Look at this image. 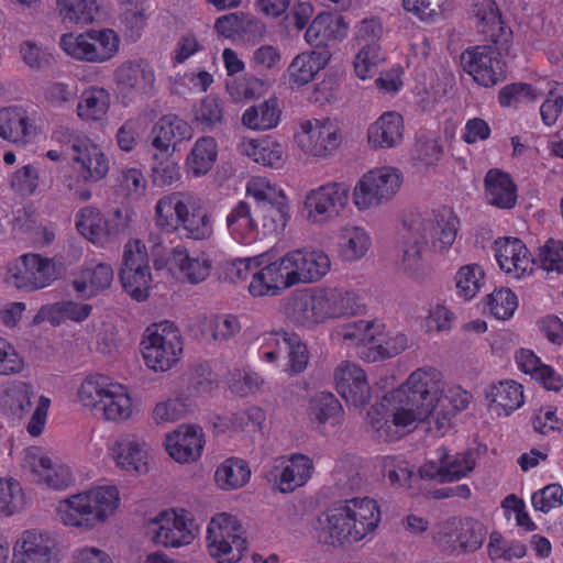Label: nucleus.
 <instances>
[{"instance_id":"54","label":"nucleus","mask_w":563,"mask_h":563,"mask_svg":"<svg viewBox=\"0 0 563 563\" xmlns=\"http://www.w3.org/2000/svg\"><path fill=\"white\" fill-rule=\"evenodd\" d=\"M309 415L319 423H340L343 417V408L339 399L331 393H319L310 400Z\"/></svg>"},{"instance_id":"23","label":"nucleus","mask_w":563,"mask_h":563,"mask_svg":"<svg viewBox=\"0 0 563 563\" xmlns=\"http://www.w3.org/2000/svg\"><path fill=\"white\" fill-rule=\"evenodd\" d=\"M23 466L30 471L33 482L52 489H65L73 482L69 467L53 463L44 450L38 446L25 449Z\"/></svg>"},{"instance_id":"64","label":"nucleus","mask_w":563,"mask_h":563,"mask_svg":"<svg viewBox=\"0 0 563 563\" xmlns=\"http://www.w3.org/2000/svg\"><path fill=\"white\" fill-rule=\"evenodd\" d=\"M539 262L543 271L561 274L563 272V243L549 239L539 250Z\"/></svg>"},{"instance_id":"5","label":"nucleus","mask_w":563,"mask_h":563,"mask_svg":"<svg viewBox=\"0 0 563 563\" xmlns=\"http://www.w3.org/2000/svg\"><path fill=\"white\" fill-rule=\"evenodd\" d=\"M155 225L165 233H180L195 241L209 240L213 221L192 196L179 191L159 198L154 212Z\"/></svg>"},{"instance_id":"10","label":"nucleus","mask_w":563,"mask_h":563,"mask_svg":"<svg viewBox=\"0 0 563 563\" xmlns=\"http://www.w3.org/2000/svg\"><path fill=\"white\" fill-rule=\"evenodd\" d=\"M297 305L306 312V319L313 323L355 316L364 307L357 292L343 287L317 289L311 295L301 297Z\"/></svg>"},{"instance_id":"13","label":"nucleus","mask_w":563,"mask_h":563,"mask_svg":"<svg viewBox=\"0 0 563 563\" xmlns=\"http://www.w3.org/2000/svg\"><path fill=\"white\" fill-rule=\"evenodd\" d=\"M402 183L401 173L389 166L366 172L356 183L352 200L357 210L365 211L390 200Z\"/></svg>"},{"instance_id":"39","label":"nucleus","mask_w":563,"mask_h":563,"mask_svg":"<svg viewBox=\"0 0 563 563\" xmlns=\"http://www.w3.org/2000/svg\"><path fill=\"white\" fill-rule=\"evenodd\" d=\"M330 59L328 51H308L298 54L288 66L291 87H301L311 82Z\"/></svg>"},{"instance_id":"26","label":"nucleus","mask_w":563,"mask_h":563,"mask_svg":"<svg viewBox=\"0 0 563 563\" xmlns=\"http://www.w3.org/2000/svg\"><path fill=\"white\" fill-rule=\"evenodd\" d=\"M154 267L157 271L166 268L190 284H199L209 276L211 261L205 254L191 256L186 247L178 245L165 258L155 260Z\"/></svg>"},{"instance_id":"27","label":"nucleus","mask_w":563,"mask_h":563,"mask_svg":"<svg viewBox=\"0 0 563 563\" xmlns=\"http://www.w3.org/2000/svg\"><path fill=\"white\" fill-rule=\"evenodd\" d=\"M338 393L345 401L355 407H363L369 400V385L366 373L358 365L342 363L335 371Z\"/></svg>"},{"instance_id":"24","label":"nucleus","mask_w":563,"mask_h":563,"mask_svg":"<svg viewBox=\"0 0 563 563\" xmlns=\"http://www.w3.org/2000/svg\"><path fill=\"white\" fill-rule=\"evenodd\" d=\"M493 249L499 268L507 276L520 279L534 271L537 262L520 239L499 238Z\"/></svg>"},{"instance_id":"42","label":"nucleus","mask_w":563,"mask_h":563,"mask_svg":"<svg viewBox=\"0 0 563 563\" xmlns=\"http://www.w3.org/2000/svg\"><path fill=\"white\" fill-rule=\"evenodd\" d=\"M112 280L111 265L99 263L92 267L85 266L73 282V288L80 298L88 299L109 288Z\"/></svg>"},{"instance_id":"61","label":"nucleus","mask_w":563,"mask_h":563,"mask_svg":"<svg viewBox=\"0 0 563 563\" xmlns=\"http://www.w3.org/2000/svg\"><path fill=\"white\" fill-rule=\"evenodd\" d=\"M41 176L37 167L27 164L14 172L10 177V186L18 195L29 197L37 191Z\"/></svg>"},{"instance_id":"6","label":"nucleus","mask_w":563,"mask_h":563,"mask_svg":"<svg viewBox=\"0 0 563 563\" xmlns=\"http://www.w3.org/2000/svg\"><path fill=\"white\" fill-rule=\"evenodd\" d=\"M77 399L82 407L100 412L106 421L120 423L133 416L129 388L102 374L86 376L77 389Z\"/></svg>"},{"instance_id":"57","label":"nucleus","mask_w":563,"mask_h":563,"mask_svg":"<svg viewBox=\"0 0 563 563\" xmlns=\"http://www.w3.org/2000/svg\"><path fill=\"white\" fill-rule=\"evenodd\" d=\"M246 194L253 197L257 209L266 203H272L282 198H287L285 191L268 178L262 176L252 177L246 184Z\"/></svg>"},{"instance_id":"35","label":"nucleus","mask_w":563,"mask_h":563,"mask_svg":"<svg viewBox=\"0 0 563 563\" xmlns=\"http://www.w3.org/2000/svg\"><path fill=\"white\" fill-rule=\"evenodd\" d=\"M485 197L489 205L503 209H512L518 199V187L510 174L498 169H489L484 178Z\"/></svg>"},{"instance_id":"36","label":"nucleus","mask_w":563,"mask_h":563,"mask_svg":"<svg viewBox=\"0 0 563 563\" xmlns=\"http://www.w3.org/2000/svg\"><path fill=\"white\" fill-rule=\"evenodd\" d=\"M347 29L342 15L321 12L308 26L305 40L310 46L327 47L331 42L343 40L347 34Z\"/></svg>"},{"instance_id":"63","label":"nucleus","mask_w":563,"mask_h":563,"mask_svg":"<svg viewBox=\"0 0 563 563\" xmlns=\"http://www.w3.org/2000/svg\"><path fill=\"white\" fill-rule=\"evenodd\" d=\"M531 504L536 511L543 514H548L552 509L560 507L563 504L562 486L558 483H553L542 487L532 494Z\"/></svg>"},{"instance_id":"19","label":"nucleus","mask_w":563,"mask_h":563,"mask_svg":"<svg viewBox=\"0 0 563 563\" xmlns=\"http://www.w3.org/2000/svg\"><path fill=\"white\" fill-rule=\"evenodd\" d=\"M262 255L260 269L253 273L249 285L253 297L277 296L297 286L288 252L275 261H269L266 254Z\"/></svg>"},{"instance_id":"11","label":"nucleus","mask_w":563,"mask_h":563,"mask_svg":"<svg viewBox=\"0 0 563 563\" xmlns=\"http://www.w3.org/2000/svg\"><path fill=\"white\" fill-rule=\"evenodd\" d=\"M146 366L155 372L170 369L183 353L181 335L174 323L164 321L148 327L141 341Z\"/></svg>"},{"instance_id":"3","label":"nucleus","mask_w":563,"mask_h":563,"mask_svg":"<svg viewBox=\"0 0 563 563\" xmlns=\"http://www.w3.org/2000/svg\"><path fill=\"white\" fill-rule=\"evenodd\" d=\"M460 230V219L453 209L441 206L431 213L412 221L408 230V238L404 249V269L416 274L422 267V251L428 239L435 250L443 253L451 249Z\"/></svg>"},{"instance_id":"17","label":"nucleus","mask_w":563,"mask_h":563,"mask_svg":"<svg viewBox=\"0 0 563 563\" xmlns=\"http://www.w3.org/2000/svg\"><path fill=\"white\" fill-rule=\"evenodd\" d=\"M258 356L271 364L277 363L282 357L287 358V371L298 374L307 368L309 351L297 333L284 330L265 332L262 335Z\"/></svg>"},{"instance_id":"21","label":"nucleus","mask_w":563,"mask_h":563,"mask_svg":"<svg viewBox=\"0 0 563 563\" xmlns=\"http://www.w3.org/2000/svg\"><path fill=\"white\" fill-rule=\"evenodd\" d=\"M296 135L299 147L308 155L325 157L338 148L341 142L340 129L331 119L306 120Z\"/></svg>"},{"instance_id":"52","label":"nucleus","mask_w":563,"mask_h":563,"mask_svg":"<svg viewBox=\"0 0 563 563\" xmlns=\"http://www.w3.org/2000/svg\"><path fill=\"white\" fill-rule=\"evenodd\" d=\"M110 107V95L103 88H90L82 92L77 104V115L85 121H100Z\"/></svg>"},{"instance_id":"55","label":"nucleus","mask_w":563,"mask_h":563,"mask_svg":"<svg viewBox=\"0 0 563 563\" xmlns=\"http://www.w3.org/2000/svg\"><path fill=\"white\" fill-rule=\"evenodd\" d=\"M279 115L277 100L269 99L257 107L246 109L242 115V123L253 130H268L278 124Z\"/></svg>"},{"instance_id":"14","label":"nucleus","mask_w":563,"mask_h":563,"mask_svg":"<svg viewBox=\"0 0 563 563\" xmlns=\"http://www.w3.org/2000/svg\"><path fill=\"white\" fill-rule=\"evenodd\" d=\"M120 38L111 29L89 30L81 34L67 33L60 38V47L69 56L90 63H103L119 51Z\"/></svg>"},{"instance_id":"16","label":"nucleus","mask_w":563,"mask_h":563,"mask_svg":"<svg viewBox=\"0 0 563 563\" xmlns=\"http://www.w3.org/2000/svg\"><path fill=\"white\" fill-rule=\"evenodd\" d=\"M486 536L487 529L479 520L451 517L441 525L437 542L448 554H468L482 548Z\"/></svg>"},{"instance_id":"12","label":"nucleus","mask_w":563,"mask_h":563,"mask_svg":"<svg viewBox=\"0 0 563 563\" xmlns=\"http://www.w3.org/2000/svg\"><path fill=\"white\" fill-rule=\"evenodd\" d=\"M207 548L218 563H236L247 549L239 520L229 514H218L207 528Z\"/></svg>"},{"instance_id":"37","label":"nucleus","mask_w":563,"mask_h":563,"mask_svg":"<svg viewBox=\"0 0 563 563\" xmlns=\"http://www.w3.org/2000/svg\"><path fill=\"white\" fill-rule=\"evenodd\" d=\"M76 229L88 241L102 245L118 233L117 224L107 219L99 209L84 207L76 214Z\"/></svg>"},{"instance_id":"62","label":"nucleus","mask_w":563,"mask_h":563,"mask_svg":"<svg viewBox=\"0 0 563 563\" xmlns=\"http://www.w3.org/2000/svg\"><path fill=\"white\" fill-rule=\"evenodd\" d=\"M383 474L395 488L410 487L413 476V472L406 461L389 455L383 459Z\"/></svg>"},{"instance_id":"33","label":"nucleus","mask_w":563,"mask_h":563,"mask_svg":"<svg viewBox=\"0 0 563 563\" xmlns=\"http://www.w3.org/2000/svg\"><path fill=\"white\" fill-rule=\"evenodd\" d=\"M400 406L388 401L386 395L378 405H373L367 411V419L371 428L375 432L376 439L384 442L398 440L406 429L413 424H399L395 416L399 412Z\"/></svg>"},{"instance_id":"38","label":"nucleus","mask_w":563,"mask_h":563,"mask_svg":"<svg viewBox=\"0 0 563 563\" xmlns=\"http://www.w3.org/2000/svg\"><path fill=\"white\" fill-rule=\"evenodd\" d=\"M404 119L395 112L383 113L367 130V140L373 148H390L398 145L404 136Z\"/></svg>"},{"instance_id":"7","label":"nucleus","mask_w":563,"mask_h":563,"mask_svg":"<svg viewBox=\"0 0 563 563\" xmlns=\"http://www.w3.org/2000/svg\"><path fill=\"white\" fill-rule=\"evenodd\" d=\"M119 503L120 495L115 486H98L62 500L57 512L65 526L90 529L106 521Z\"/></svg>"},{"instance_id":"40","label":"nucleus","mask_w":563,"mask_h":563,"mask_svg":"<svg viewBox=\"0 0 563 563\" xmlns=\"http://www.w3.org/2000/svg\"><path fill=\"white\" fill-rule=\"evenodd\" d=\"M114 80L121 91L144 95L153 89L155 74L140 63L126 62L114 71Z\"/></svg>"},{"instance_id":"2","label":"nucleus","mask_w":563,"mask_h":563,"mask_svg":"<svg viewBox=\"0 0 563 563\" xmlns=\"http://www.w3.org/2000/svg\"><path fill=\"white\" fill-rule=\"evenodd\" d=\"M380 521V509L369 497H354L330 506L317 519L319 543L340 547L363 540L374 532Z\"/></svg>"},{"instance_id":"60","label":"nucleus","mask_w":563,"mask_h":563,"mask_svg":"<svg viewBox=\"0 0 563 563\" xmlns=\"http://www.w3.org/2000/svg\"><path fill=\"white\" fill-rule=\"evenodd\" d=\"M383 59L378 44L363 45L353 62L356 76L362 80L373 77Z\"/></svg>"},{"instance_id":"9","label":"nucleus","mask_w":563,"mask_h":563,"mask_svg":"<svg viewBox=\"0 0 563 563\" xmlns=\"http://www.w3.org/2000/svg\"><path fill=\"white\" fill-rule=\"evenodd\" d=\"M379 321L357 320L340 328L338 334L344 342L355 344L362 360L374 363L400 354L408 346L406 334L386 333Z\"/></svg>"},{"instance_id":"30","label":"nucleus","mask_w":563,"mask_h":563,"mask_svg":"<svg viewBox=\"0 0 563 563\" xmlns=\"http://www.w3.org/2000/svg\"><path fill=\"white\" fill-rule=\"evenodd\" d=\"M227 227L231 238L244 245L266 238L260 224L257 210H252L246 201H239L227 216Z\"/></svg>"},{"instance_id":"32","label":"nucleus","mask_w":563,"mask_h":563,"mask_svg":"<svg viewBox=\"0 0 563 563\" xmlns=\"http://www.w3.org/2000/svg\"><path fill=\"white\" fill-rule=\"evenodd\" d=\"M314 466L312 460L301 453L291 454L283 462L279 474L269 472L266 474L268 481H274L280 493H292L297 488L307 484L311 478Z\"/></svg>"},{"instance_id":"1","label":"nucleus","mask_w":563,"mask_h":563,"mask_svg":"<svg viewBox=\"0 0 563 563\" xmlns=\"http://www.w3.org/2000/svg\"><path fill=\"white\" fill-rule=\"evenodd\" d=\"M476 30L492 45H476L462 53L463 69L481 86L493 87L506 77L501 51H508L512 31L503 20L495 0H474Z\"/></svg>"},{"instance_id":"56","label":"nucleus","mask_w":563,"mask_h":563,"mask_svg":"<svg viewBox=\"0 0 563 563\" xmlns=\"http://www.w3.org/2000/svg\"><path fill=\"white\" fill-rule=\"evenodd\" d=\"M485 285V272L478 264H467L455 274L457 295L464 300L473 299Z\"/></svg>"},{"instance_id":"18","label":"nucleus","mask_w":563,"mask_h":563,"mask_svg":"<svg viewBox=\"0 0 563 563\" xmlns=\"http://www.w3.org/2000/svg\"><path fill=\"white\" fill-rule=\"evenodd\" d=\"M120 280L123 289L136 301L148 298L152 274L146 246L140 240L129 241L124 246Z\"/></svg>"},{"instance_id":"49","label":"nucleus","mask_w":563,"mask_h":563,"mask_svg":"<svg viewBox=\"0 0 563 563\" xmlns=\"http://www.w3.org/2000/svg\"><path fill=\"white\" fill-rule=\"evenodd\" d=\"M51 540L35 531H25L22 536L21 556L14 563H56Z\"/></svg>"},{"instance_id":"47","label":"nucleus","mask_w":563,"mask_h":563,"mask_svg":"<svg viewBox=\"0 0 563 563\" xmlns=\"http://www.w3.org/2000/svg\"><path fill=\"white\" fill-rule=\"evenodd\" d=\"M218 157V144L211 136L199 137L187 156L186 165L195 177L206 175Z\"/></svg>"},{"instance_id":"31","label":"nucleus","mask_w":563,"mask_h":563,"mask_svg":"<svg viewBox=\"0 0 563 563\" xmlns=\"http://www.w3.org/2000/svg\"><path fill=\"white\" fill-rule=\"evenodd\" d=\"M36 134L35 120L22 106L0 109V137L14 144H26Z\"/></svg>"},{"instance_id":"34","label":"nucleus","mask_w":563,"mask_h":563,"mask_svg":"<svg viewBox=\"0 0 563 563\" xmlns=\"http://www.w3.org/2000/svg\"><path fill=\"white\" fill-rule=\"evenodd\" d=\"M488 407L498 417H508L525 404L523 387L514 379L493 383L485 391Z\"/></svg>"},{"instance_id":"51","label":"nucleus","mask_w":563,"mask_h":563,"mask_svg":"<svg viewBox=\"0 0 563 563\" xmlns=\"http://www.w3.org/2000/svg\"><path fill=\"white\" fill-rule=\"evenodd\" d=\"M251 478V470L246 461L239 457L227 459L216 471L214 479L221 489H236L244 486Z\"/></svg>"},{"instance_id":"4","label":"nucleus","mask_w":563,"mask_h":563,"mask_svg":"<svg viewBox=\"0 0 563 563\" xmlns=\"http://www.w3.org/2000/svg\"><path fill=\"white\" fill-rule=\"evenodd\" d=\"M442 374L432 366L413 371L405 383L386 394V399L400 406L395 419L399 424L424 422L435 409Z\"/></svg>"},{"instance_id":"20","label":"nucleus","mask_w":563,"mask_h":563,"mask_svg":"<svg viewBox=\"0 0 563 563\" xmlns=\"http://www.w3.org/2000/svg\"><path fill=\"white\" fill-rule=\"evenodd\" d=\"M350 188L344 183H328L311 189L305 198L307 218L312 223H323L338 217L346 207Z\"/></svg>"},{"instance_id":"25","label":"nucleus","mask_w":563,"mask_h":563,"mask_svg":"<svg viewBox=\"0 0 563 563\" xmlns=\"http://www.w3.org/2000/svg\"><path fill=\"white\" fill-rule=\"evenodd\" d=\"M154 542L166 548H180L195 539L194 519L185 509L162 511L155 519Z\"/></svg>"},{"instance_id":"41","label":"nucleus","mask_w":563,"mask_h":563,"mask_svg":"<svg viewBox=\"0 0 563 563\" xmlns=\"http://www.w3.org/2000/svg\"><path fill=\"white\" fill-rule=\"evenodd\" d=\"M154 148L162 153H168L170 145L174 146L191 136L190 125L177 115L168 114L162 117L152 129Z\"/></svg>"},{"instance_id":"29","label":"nucleus","mask_w":563,"mask_h":563,"mask_svg":"<svg viewBox=\"0 0 563 563\" xmlns=\"http://www.w3.org/2000/svg\"><path fill=\"white\" fill-rule=\"evenodd\" d=\"M165 446L176 462H194L201 456L205 446L202 429L198 426H180L166 437Z\"/></svg>"},{"instance_id":"43","label":"nucleus","mask_w":563,"mask_h":563,"mask_svg":"<svg viewBox=\"0 0 563 563\" xmlns=\"http://www.w3.org/2000/svg\"><path fill=\"white\" fill-rule=\"evenodd\" d=\"M112 455L117 466L129 474H143L148 470L144 443L133 440L118 441L112 448Z\"/></svg>"},{"instance_id":"45","label":"nucleus","mask_w":563,"mask_h":563,"mask_svg":"<svg viewBox=\"0 0 563 563\" xmlns=\"http://www.w3.org/2000/svg\"><path fill=\"white\" fill-rule=\"evenodd\" d=\"M92 311L89 303L75 302L71 300L56 302L52 306L42 307L34 318V322L48 319L52 324H59L62 321L71 320L81 322L86 320Z\"/></svg>"},{"instance_id":"22","label":"nucleus","mask_w":563,"mask_h":563,"mask_svg":"<svg viewBox=\"0 0 563 563\" xmlns=\"http://www.w3.org/2000/svg\"><path fill=\"white\" fill-rule=\"evenodd\" d=\"M438 462H427L420 470V476L439 483H452L466 477L476 462L471 452L451 454L445 448L437 450Z\"/></svg>"},{"instance_id":"8","label":"nucleus","mask_w":563,"mask_h":563,"mask_svg":"<svg viewBox=\"0 0 563 563\" xmlns=\"http://www.w3.org/2000/svg\"><path fill=\"white\" fill-rule=\"evenodd\" d=\"M68 143L74 165L71 173L65 177V186L74 197L87 201L91 198L88 184L106 178L109 173V158L102 148L86 135L70 134Z\"/></svg>"},{"instance_id":"44","label":"nucleus","mask_w":563,"mask_h":563,"mask_svg":"<svg viewBox=\"0 0 563 563\" xmlns=\"http://www.w3.org/2000/svg\"><path fill=\"white\" fill-rule=\"evenodd\" d=\"M32 395L33 390L30 384L20 380L12 382L2 391L1 408L13 420H21L32 408Z\"/></svg>"},{"instance_id":"28","label":"nucleus","mask_w":563,"mask_h":563,"mask_svg":"<svg viewBox=\"0 0 563 563\" xmlns=\"http://www.w3.org/2000/svg\"><path fill=\"white\" fill-rule=\"evenodd\" d=\"M288 255L297 285L320 282L330 272V257L321 250L296 249Z\"/></svg>"},{"instance_id":"48","label":"nucleus","mask_w":563,"mask_h":563,"mask_svg":"<svg viewBox=\"0 0 563 563\" xmlns=\"http://www.w3.org/2000/svg\"><path fill=\"white\" fill-rule=\"evenodd\" d=\"M244 153L255 163L277 168L282 165L283 146L271 136L251 139L243 144Z\"/></svg>"},{"instance_id":"50","label":"nucleus","mask_w":563,"mask_h":563,"mask_svg":"<svg viewBox=\"0 0 563 563\" xmlns=\"http://www.w3.org/2000/svg\"><path fill=\"white\" fill-rule=\"evenodd\" d=\"M57 8L67 26L90 24L98 13L96 0H57Z\"/></svg>"},{"instance_id":"15","label":"nucleus","mask_w":563,"mask_h":563,"mask_svg":"<svg viewBox=\"0 0 563 563\" xmlns=\"http://www.w3.org/2000/svg\"><path fill=\"white\" fill-rule=\"evenodd\" d=\"M59 274L53 258L37 253H26L9 263L7 282L19 290L34 291L52 285Z\"/></svg>"},{"instance_id":"53","label":"nucleus","mask_w":563,"mask_h":563,"mask_svg":"<svg viewBox=\"0 0 563 563\" xmlns=\"http://www.w3.org/2000/svg\"><path fill=\"white\" fill-rule=\"evenodd\" d=\"M257 212L262 219V231L266 236L276 235L282 233L289 219H290V206L288 198H282L272 203H266L264 207L258 208Z\"/></svg>"},{"instance_id":"59","label":"nucleus","mask_w":563,"mask_h":563,"mask_svg":"<svg viewBox=\"0 0 563 563\" xmlns=\"http://www.w3.org/2000/svg\"><path fill=\"white\" fill-rule=\"evenodd\" d=\"M487 306L496 319L507 320L518 308V298L509 288L495 289L487 296Z\"/></svg>"},{"instance_id":"58","label":"nucleus","mask_w":563,"mask_h":563,"mask_svg":"<svg viewBox=\"0 0 563 563\" xmlns=\"http://www.w3.org/2000/svg\"><path fill=\"white\" fill-rule=\"evenodd\" d=\"M487 553L492 561L522 559L527 554V548L520 541L507 542L498 532L489 536Z\"/></svg>"},{"instance_id":"46","label":"nucleus","mask_w":563,"mask_h":563,"mask_svg":"<svg viewBox=\"0 0 563 563\" xmlns=\"http://www.w3.org/2000/svg\"><path fill=\"white\" fill-rule=\"evenodd\" d=\"M371 244V236L364 228L357 225L344 227L340 232L339 253L344 261L361 260L366 255Z\"/></svg>"}]
</instances>
